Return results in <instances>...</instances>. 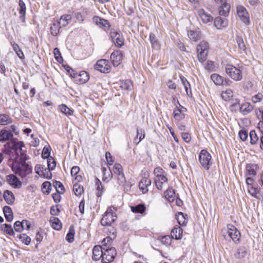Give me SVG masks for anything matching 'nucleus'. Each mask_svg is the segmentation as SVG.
I'll list each match as a JSON object with an SVG mask.
<instances>
[{
	"instance_id": "nucleus-1",
	"label": "nucleus",
	"mask_w": 263,
	"mask_h": 263,
	"mask_svg": "<svg viewBox=\"0 0 263 263\" xmlns=\"http://www.w3.org/2000/svg\"><path fill=\"white\" fill-rule=\"evenodd\" d=\"M11 169L16 175L22 178H25L32 173V166L26 162L15 161L12 164Z\"/></svg>"
},
{
	"instance_id": "nucleus-2",
	"label": "nucleus",
	"mask_w": 263,
	"mask_h": 263,
	"mask_svg": "<svg viewBox=\"0 0 263 263\" xmlns=\"http://www.w3.org/2000/svg\"><path fill=\"white\" fill-rule=\"evenodd\" d=\"M225 70L226 73L235 81H240L242 78L241 70L232 65H227L225 67Z\"/></svg>"
},
{
	"instance_id": "nucleus-3",
	"label": "nucleus",
	"mask_w": 263,
	"mask_h": 263,
	"mask_svg": "<svg viewBox=\"0 0 263 263\" xmlns=\"http://www.w3.org/2000/svg\"><path fill=\"white\" fill-rule=\"evenodd\" d=\"M103 255L101 260L102 263H110L112 262L117 255V251L114 247H103Z\"/></svg>"
},
{
	"instance_id": "nucleus-4",
	"label": "nucleus",
	"mask_w": 263,
	"mask_h": 263,
	"mask_svg": "<svg viewBox=\"0 0 263 263\" xmlns=\"http://www.w3.org/2000/svg\"><path fill=\"white\" fill-rule=\"evenodd\" d=\"M198 59L200 62L203 63L206 60L209 52V44L203 41L197 46Z\"/></svg>"
},
{
	"instance_id": "nucleus-5",
	"label": "nucleus",
	"mask_w": 263,
	"mask_h": 263,
	"mask_svg": "<svg viewBox=\"0 0 263 263\" xmlns=\"http://www.w3.org/2000/svg\"><path fill=\"white\" fill-rule=\"evenodd\" d=\"M212 156L205 149L200 151L199 155V161L202 166L206 170H209L212 165Z\"/></svg>"
},
{
	"instance_id": "nucleus-6",
	"label": "nucleus",
	"mask_w": 263,
	"mask_h": 263,
	"mask_svg": "<svg viewBox=\"0 0 263 263\" xmlns=\"http://www.w3.org/2000/svg\"><path fill=\"white\" fill-rule=\"evenodd\" d=\"M117 216L111 208H108L105 212L101 220L103 226H110L116 220Z\"/></svg>"
},
{
	"instance_id": "nucleus-7",
	"label": "nucleus",
	"mask_w": 263,
	"mask_h": 263,
	"mask_svg": "<svg viewBox=\"0 0 263 263\" xmlns=\"http://www.w3.org/2000/svg\"><path fill=\"white\" fill-rule=\"evenodd\" d=\"M227 234L235 243L238 242L241 237L240 231L231 224L227 226Z\"/></svg>"
},
{
	"instance_id": "nucleus-8",
	"label": "nucleus",
	"mask_w": 263,
	"mask_h": 263,
	"mask_svg": "<svg viewBox=\"0 0 263 263\" xmlns=\"http://www.w3.org/2000/svg\"><path fill=\"white\" fill-rule=\"evenodd\" d=\"M95 69L102 73H108L110 71L109 61L105 59H101L97 61Z\"/></svg>"
},
{
	"instance_id": "nucleus-9",
	"label": "nucleus",
	"mask_w": 263,
	"mask_h": 263,
	"mask_svg": "<svg viewBox=\"0 0 263 263\" xmlns=\"http://www.w3.org/2000/svg\"><path fill=\"white\" fill-rule=\"evenodd\" d=\"M110 37L116 46L121 47L124 45V39L119 31L111 30L110 32Z\"/></svg>"
},
{
	"instance_id": "nucleus-10",
	"label": "nucleus",
	"mask_w": 263,
	"mask_h": 263,
	"mask_svg": "<svg viewBox=\"0 0 263 263\" xmlns=\"http://www.w3.org/2000/svg\"><path fill=\"white\" fill-rule=\"evenodd\" d=\"M211 79L217 86H229L232 83L229 79H224L222 77L217 73L212 74L211 76Z\"/></svg>"
},
{
	"instance_id": "nucleus-11",
	"label": "nucleus",
	"mask_w": 263,
	"mask_h": 263,
	"mask_svg": "<svg viewBox=\"0 0 263 263\" xmlns=\"http://www.w3.org/2000/svg\"><path fill=\"white\" fill-rule=\"evenodd\" d=\"M185 110L186 108L181 105L178 100H177L176 107L173 110V116L175 120L178 122L183 120L185 117L183 111Z\"/></svg>"
},
{
	"instance_id": "nucleus-12",
	"label": "nucleus",
	"mask_w": 263,
	"mask_h": 263,
	"mask_svg": "<svg viewBox=\"0 0 263 263\" xmlns=\"http://www.w3.org/2000/svg\"><path fill=\"white\" fill-rule=\"evenodd\" d=\"M237 12L240 20L245 24H249L250 20L249 14L245 8L242 6H238L237 8Z\"/></svg>"
},
{
	"instance_id": "nucleus-13",
	"label": "nucleus",
	"mask_w": 263,
	"mask_h": 263,
	"mask_svg": "<svg viewBox=\"0 0 263 263\" xmlns=\"http://www.w3.org/2000/svg\"><path fill=\"white\" fill-rule=\"evenodd\" d=\"M6 180L8 183L15 189H18L22 186V182L13 174L7 175Z\"/></svg>"
},
{
	"instance_id": "nucleus-14",
	"label": "nucleus",
	"mask_w": 263,
	"mask_h": 263,
	"mask_svg": "<svg viewBox=\"0 0 263 263\" xmlns=\"http://www.w3.org/2000/svg\"><path fill=\"white\" fill-rule=\"evenodd\" d=\"M123 54L120 50L114 51L110 55V60L115 67L118 66L122 61Z\"/></svg>"
},
{
	"instance_id": "nucleus-15",
	"label": "nucleus",
	"mask_w": 263,
	"mask_h": 263,
	"mask_svg": "<svg viewBox=\"0 0 263 263\" xmlns=\"http://www.w3.org/2000/svg\"><path fill=\"white\" fill-rule=\"evenodd\" d=\"M92 21L99 27L102 28L104 30L108 29L110 25L109 22L104 18L98 16H94L92 17Z\"/></svg>"
},
{
	"instance_id": "nucleus-16",
	"label": "nucleus",
	"mask_w": 263,
	"mask_h": 263,
	"mask_svg": "<svg viewBox=\"0 0 263 263\" xmlns=\"http://www.w3.org/2000/svg\"><path fill=\"white\" fill-rule=\"evenodd\" d=\"M103 247L101 246H95L92 250V258L93 260L98 261L100 259L103 258Z\"/></svg>"
},
{
	"instance_id": "nucleus-17",
	"label": "nucleus",
	"mask_w": 263,
	"mask_h": 263,
	"mask_svg": "<svg viewBox=\"0 0 263 263\" xmlns=\"http://www.w3.org/2000/svg\"><path fill=\"white\" fill-rule=\"evenodd\" d=\"M198 13L199 16L200 17L202 22L204 24H206L209 22H211L213 20L212 16L210 13L206 12L203 9H200L198 11Z\"/></svg>"
},
{
	"instance_id": "nucleus-18",
	"label": "nucleus",
	"mask_w": 263,
	"mask_h": 263,
	"mask_svg": "<svg viewBox=\"0 0 263 263\" xmlns=\"http://www.w3.org/2000/svg\"><path fill=\"white\" fill-rule=\"evenodd\" d=\"M214 25L218 29L226 28L228 25V21L224 17H216L214 20Z\"/></svg>"
},
{
	"instance_id": "nucleus-19",
	"label": "nucleus",
	"mask_w": 263,
	"mask_h": 263,
	"mask_svg": "<svg viewBox=\"0 0 263 263\" xmlns=\"http://www.w3.org/2000/svg\"><path fill=\"white\" fill-rule=\"evenodd\" d=\"M74 79L80 84H84L88 81L89 75L86 71H81L79 73H76Z\"/></svg>"
},
{
	"instance_id": "nucleus-20",
	"label": "nucleus",
	"mask_w": 263,
	"mask_h": 263,
	"mask_svg": "<svg viewBox=\"0 0 263 263\" xmlns=\"http://www.w3.org/2000/svg\"><path fill=\"white\" fill-rule=\"evenodd\" d=\"M151 184V180L147 177H143L139 183V187L143 193L148 191L147 187Z\"/></svg>"
},
{
	"instance_id": "nucleus-21",
	"label": "nucleus",
	"mask_w": 263,
	"mask_h": 263,
	"mask_svg": "<svg viewBox=\"0 0 263 263\" xmlns=\"http://www.w3.org/2000/svg\"><path fill=\"white\" fill-rule=\"evenodd\" d=\"M16 241H21L22 243L28 246L31 242V238L25 233L15 235L14 237Z\"/></svg>"
},
{
	"instance_id": "nucleus-22",
	"label": "nucleus",
	"mask_w": 263,
	"mask_h": 263,
	"mask_svg": "<svg viewBox=\"0 0 263 263\" xmlns=\"http://www.w3.org/2000/svg\"><path fill=\"white\" fill-rule=\"evenodd\" d=\"M183 230L179 226H176L172 229L171 235L172 238L175 240L181 239L182 237Z\"/></svg>"
},
{
	"instance_id": "nucleus-23",
	"label": "nucleus",
	"mask_w": 263,
	"mask_h": 263,
	"mask_svg": "<svg viewBox=\"0 0 263 263\" xmlns=\"http://www.w3.org/2000/svg\"><path fill=\"white\" fill-rule=\"evenodd\" d=\"M179 77H180L181 82L182 85H183L184 88L185 90L187 96L189 97H192V93L190 83L184 76L180 75Z\"/></svg>"
},
{
	"instance_id": "nucleus-24",
	"label": "nucleus",
	"mask_w": 263,
	"mask_h": 263,
	"mask_svg": "<svg viewBox=\"0 0 263 263\" xmlns=\"http://www.w3.org/2000/svg\"><path fill=\"white\" fill-rule=\"evenodd\" d=\"M3 197L6 203L8 204H12L14 202V195L9 190H5L4 191Z\"/></svg>"
},
{
	"instance_id": "nucleus-25",
	"label": "nucleus",
	"mask_w": 263,
	"mask_h": 263,
	"mask_svg": "<svg viewBox=\"0 0 263 263\" xmlns=\"http://www.w3.org/2000/svg\"><path fill=\"white\" fill-rule=\"evenodd\" d=\"M13 136V133L9 130L3 129L0 130V142H3L9 140Z\"/></svg>"
},
{
	"instance_id": "nucleus-26",
	"label": "nucleus",
	"mask_w": 263,
	"mask_h": 263,
	"mask_svg": "<svg viewBox=\"0 0 263 263\" xmlns=\"http://www.w3.org/2000/svg\"><path fill=\"white\" fill-rule=\"evenodd\" d=\"M239 108L240 112L243 115H246L249 114L253 109V106L248 102L243 103L239 106Z\"/></svg>"
},
{
	"instance_id": "nucleus-27",
	"label": "nucleus",
	"mask_w": 263,
	"mask_h": 263,
	"mask_svg": "<svg viewBox=\"0 0 263 263\" xmlns=\"http://www.w3.org/2000/svg\"><path fill=\"white\" fill-rule=\"evenodd\" d=\"M231 6L226 3H223L221 6L219 7L218 11L219 14L221 16H228L230 12Z\"/></svg>"
},
{
	"instance_id": "nucleus-28",
	"label": "nucleus",
	"mask_w": 263,
	"mask_h": 263,
	"mask_svg": "<svg viewBox=\"0 0 263 263\" xmlns=\"http://www.w3.org/2000/svg\"><path fill=\"white\" fill-rule=\"evenodd\" d=\"M3 212L6 220L8 222H11L13 219V215L11 208L7 205L3 208Z\"/></svg>"
},
{
	"instance_id": "nucleus-29",
	"label": "nucleus",
	"mask_w": 263,
	"mask_h": 263,
	"mask_svg": "<svg viewBox=\"0 0 263 263\" xmlns=\"http://www.w3.org/2000/svg\"><path fill=\"white\" fill-rule=\"evenodd\" d=\"M149 37L153 49L156 50L159 49L160 48V44L156 35L154 33H151Z\"/></svg>"
},
{
	"instance_id": "nucleus-30",
	"label": "nucleus",
	"mask_w": 263,
	"mask_h": 263,
	"mask_svg": "<svg viewBox=\"0 0 263 263\" xmlns=\"http://www.w3.org/2000/svg\"><path fill=\"white\" fill-rule=\"evenodd\" d=\"M164 196L170 202H173L175 198V192L172 187H169L166 191L164 192Z\"/></svg>"
},
{
	"instance_id": "nucleus-31",
	"label": "nucleus",
	"mask_w": 263,
	"mask_h": 263,
	"mask_svg": "<svg viewBox=\"0 0 263 263\" xmlns=\"http://www.w3.org/2000/svg\"><path fill=\"white\" fill-rule=\"evenodd\" d=\"M112 230V236H108V237L105 238L102 241V246L108 247V245H109L110 243L112 241L113 239H114L116 237L117 232L116 230L114 229V228H111Z\"/></svg>"
},
{
	"instance_id": "nucleus-32",
	"label": "nucleus",
	"mask_w": 263,
	"mask_h": 263,
	"mask_svg": "<svg viewBox=\"0 0 263 263\" xmlns=\"http://www.w3.org/2000/svg\"><path fill=\"white\" fill-rule=\"evenodd\" d=\"M96 187V195L97 197H101L104 192V186L101 181L97 178L95 179Z\"/></svg>"
},
{
	"instance_id": "nucleus-33",
	"label": "nucleus",
	"mask_w": 263,
	"mask_h": 263,
	"mask_svg": "<svg viewBox=\"0 0 263 263\" xmlns=\"http://www.w3.org/2000/svg\"><path fill=\"white\" fill-rule=\"evenodd\" d=\"M50 222L53 229L59 231L62 229V223L58 218L53 217L50 219Z\"/></svg>"
},
{
	"instance_id": "nucleus-34",
	"label": "nucleus",
	"mask_w": 263,
	"mask_h": 263,
	"mask_svg": "<svg viewBox=\"0 0 263 263\" xmlns=\"http://www.w3.org/2000/svg\"><path fill=\"white\" fill-rule=\"evenodd\" d=\"M60 23H59V21H54L52 26L50 27V31L51 33L53 36H57L59 32L60 29L61 28L60 27Z\"/></svg>"
},
{
	"instance_id": "nucleus-35",
	"label": "nucleus",
	"mask_w": 263,
	"mask_h": 263,
	"mask_svg": "<svg viewBox=\"0 0 263 263\" xmlns=\"http://www.w3.org/2000/svg\"><path fill=\"white\" fill-rule=\"evenodd\" d=\"M257 168V165L255 164H247L246 165V171L248 175H256V171Z\"/></svg>"
},
{
	"instance_id": "nucleus-36",
	"label": "nucleus",
	"mask_w": 263,
	"mask_h": 263,
	"mask_svg": "<svg viewBox=\"0 0 263 263\" xmlns=\"http://www.w3.org/2000/svg\"><path fill=\"white\" fill-rule=\"evenodd\" d=\"M2 230L6 234H8L11 236H13V237H14V236L16 235L12 227L11 226V225L9 224H4L3 225Z\"/></svg>"
},
{
	"instance_id": "nucleus-37",
	"label": "nucleus",
	"mask_w": 263,
	"mask_h": 263,
	"mask_svg": "<svg viewBox=\"0 0 263 263\" xmlns=\"http://www.w3.org/2000/svg\"><path fill=\"white\" fill-rule=\"evenodd\" d=\"M60 111L64 114L66 116H71L73 114L74 110L69 108L64 104H61L59 106Z\"/></svg>"
},
{
	"instance_id": "nucleus-38",
	"label": "nucleus",
	"mask_w": 263,
	"mask_h": 263,
	"mask_svg": "<svg viewBox=\"0 0 263 263\" xmlns=\"http://www.w3.org/2000/svg\"><path fill=\"white\" fill-rule=\"evenodd\" d=\"M188 37L192 41L197 42L200 38V32L198 31L190 30L187 33Z\"/></svg>"
},
{
	"instance_id": "nucleus-39",
	"label": "nucleus",
	"mask_w": 263,
	"mask_h": 263,
	"mask_svg": "<svg viewBox=\"0 0 263 263\" xmlns=\"http://www.w3.org/2000/svg\"><path fill=\"white\" fill-rule=\"evenodd\" d=\"M11 45L12 46L13 49L15 52L16 54L19 57V58L23 59L24 58V55L18 44L14 42H11Z\"/></svg>"
},
{
	"instance_id": "nucleus-40",
	"label": "nucleus",
	"mask_w": 263,
	"mask_h": 263,
	"mask_svg": "<svg viewBox=\"0 0 263 263\" xmlns=\"http://www.w3.org/2000/svg\"><path fill=\"white\" fill-rule=\"evenodd\" d=\"M82 12L83 13L80 12H75L74 13V17L76 18L77 20L80 23H82L84 21L85 18V14H87L88 9H83L82 10Z\"/></svg>"
},
{
	"instance_id": "nucleus-41",
	"label": "nucleus",
	"mask_w": 263,
	"mask_h": 263,
	"mask_svg": "<svg viewBox=\"0 0 263 263\" xmlns=\"http://www.w3.org/2000/svg\"><path fill=\"white\" fill-rule=\"evenodd\" d=\"M145 206L143 204H139L135 206H131V210L133 213L142 214L145 211Z\"/></svg>"
},
{
	"instance_id": "nucleus-42",
	"label": "nucleus",
	"mask_w": 263,
	"mask_h": 263,
	"mask_svg": "<svg viewBox=\"0 0 263 263\" xmlns=\"http://www.w3.org/2000/svg\"><path fill=\"white\" fill-rule=\"evenodd\" d=\"M186 215L182 212H179L177 217V220L180 226H185L187 223V220L186 218Z\"/></svg>"
},
{
	"instance_id": "nucleus-43",
	"label": "nucleus",
	"mask_w": 263,
	"mask_h": 263,
	"mask_svg": "<svg viewBox=\"0 0 263 263\" xmlns=\"http://www.w3.org/2000/svg\"><path fill=\"white\" fill-rule=\"evenodd\" d=\"M12 122V119L8 115H0V125H6Z\"/></svg>"
},
{
	"instance_id": "nucleus-44",
	"label": "nucleus",
	"mask_w": 263,
	"mask_h": 263,
	"mask_svg": "<svg viewBox=\"0 0 263 263\" xmlns=\"http://www.w3.org/2000/svg\"><path fill=\"white\" fill-rule=\"evenodd\" d=\"M221 96L222 99L227 101L230 100L231 98H232L233 96V92L231 89H229L224 92H222Z\"/></svg>"
},
{
	"instance_id": "nucleus-45",
	"label": "nucleus",
	"mask_w": 263,
	"mask_h": 263,
	"mask_svg": "<svg viewBox=\"0 0 263 263\" xmlns=\"http://www.w3.org/2000/svg\"><path fill=\"white\" fill-rule=\"evenodd\" d=\"M72 17L69 14L63 15L60 18V24L65 27L68 25L69 22L71 20Z\"/></svg>"
},
{
	"instance_id": "nucleus-46",
	"label": "nucleus",
	"mask_w": 263,
	"mask_h": 263,
	"mask_svg": "<svg viewBox=\"0 0 263 263\" xmlns=\"http://www.w3.org/2000/svg\"><path fill=\"white\" fill-rule=\"evenodd\" d=\"M250 143L252 145H254L257 143L258 141V137L255 131L254 130H252L250 132Z\"/></svg>"
},
{
	"instance_id": "nucleus-47",
	"label": "nucleus",
	"mask_w": 263,
	"mask_h": 263,
	"mask_svg": "<svg viewBox=\"0 0 263 263\" xmlns=\"http://www.w3.org/2000/svg\"><path fill=\"white\" fill-rule=\"evenodd\" d=\"M248 191L253 197L256 198L257 195L260 192V189L257 186L252 185L251 187H248Z\"/></svg>"
},
{
	"instance_id": "nucleus-48",
	"label": "nucleus",
	"mask_w": 263,
	"mask_h": 263,
	"mask_svg": "<svg viewBox=\"0 0 263 263\" xmlns=\"http://www.w3.org/2000/svg\"><path fill=\"white\" fill-rule=\"evenodd\" d=\"M51 187V184L49 181H45L42 184L43 192L47 194H49L50 193Z\"/></svg>"
},
{
	"instance_id": "nucleus-49",
	"label": "nucleus",
	"mask_w": 263,
	"mask_h": 263,
	"mask_svg": "<svg viewBox=\"0 0 263 263\" xmlns=\"http://www.w3.org/2000/svg\"><path fill=\"white\" fill-rule=\"evenodd\" d=\"M114 173L116 176L120 175L124 173L122 166L119 163H115L113 167Z\"/></svg>"
},
{
	"instance_id": "nucleus-50",
	"label": "nucleus",
	"mask_w": 263,
	"mask_h": 263,
	"mask_svg": "<svg viewBox=\"0 0 263 263\" xmlns=\"http://www.w3.org/2000/svg\"><path fill=\"white\" fill-rule=\"evenodd\" d=\"M14 229L16 232L21 233L25 230V227L23 224L22 221H16L14 223Z\"/></svg>"
},
{
	"instance_id": "nucleus-51",
	"label": "nucleus",
	"mask_w": 263,
	"mask_h": 263,
	"mask_svg": "<svg viewBox=\"0 0 263 263\" xmlns=\"http://www.w3.org/2000/svg\"><path fill=\"white\" fill-rule=\"evenodd\" d=\"M247 254L246 249L243 247H240L237 250L235 256L237 258H242L244 257Z\"/></svg>"
},
{
	"instance_id": "nucleus-52",
	"label": "nucleus",
	"mask_w": 263,
	"mask_h": 263,
	"mask_svg": "<svg viewBox=\"0 0 263 263\" xmlns=\"http://www.w3.org/2000/svg\"><path fill=\"white\" fill-rule=\"evenodd\" d=\"M106 171V169L105 168H103V176L102 179L104 181L108 182L109 181V180L112 177V173L111 170H109V172H108V175H107Z\"/></svg>"
},
{
	"instance_id": "nucleus-53",
	"label": "nucleus",
	"mask_w": 263,
	"mask_h": 263,
	"mask_svg": "<svg viewBox=\"0 0 263 263\" xmlns=\"http://www.w3.org/2000/svg\"><path fill=\"white\" fill-rule=\"evenodd\" d=\"M73 190L75 195L79 196L83 192V187L78 183L74 184Z\"/></svg>"
},
{
	"instance_id": "nucleus-54",
	"label": "nucleus",
	"mask_w": 263,
	"mask_h": 263,
	"mask_svg": "<svg viewBox=\"0 0 263 263\" xmlns=\"http://www.w3.org/2000/svg\"><path fill=\"white\" fill-rule=\"evenodd\" d=\"M236 42L237 43L239 48L240 50H241L243 51H245L246 50V46L244 43L243 39L241 36H237Z\"/></svg>"
},
{
	"instance_id": "nucleus-55",
	"label": "nucleus",
	"mask_w": 263,
	"mask_h": 263,
	"mask_svg": "<svg viewBox=\"0 0 263 263\" xmlns=\"http://www.w3.org/2000/svg\"><path fill=\"white\" fill-rule=\"evenodd\" d=\"M121 87L122 89L124 90H130L132 89L133 86L132 82L129 80L122 81L121 84Z\"/></svg>"
},
{
	"instance_id": "nucleus-56",
	"label": "nucleus",
	"mask_w": 263,
	"mask_h": 263,
	"mask_svg": "<svg viewBox=\"0 0 263 263\" xmlns=\"http://www.w3.org/2000/svg\"><path fill=\"white\" fill-rule=\"evenodd\" d=\"M52 170H50L48 168H45L44 170V172L41 173L40 177L46 178L48 179H50L52 178V173L51 172Z\"/></svg>"
},
{
	"instance_id": "nucleus-57",
	"label": "nucleus",
	"mask_w": 263,
	"mask_h": 263,
	"mask_svg": "<svg viewBox=\"0 0 263 263\" xmlns=\"http://www.w3.org/2000/svg\"><path fill=\"white\" fill-rule=\"evenodd\" d=\"M74 230L73 227H70L69 231L66 236V239L69 242H72L74 240Z\"/></svg>"
},
{
	"instance_id": "nucleus-58",
	"label": "nucleus",
	"mask_w": 263,
	"mask_h": 263,
	"mask_svg": "<svg viewBox=\"0 0 263 263\" xmlns=\"http://www.w3.org/2000/svg\"><path fill=\"white\" fill-rule=\"evenodd\" d=\"M145 137V132L142 128H138L137 129V138H139V140L136 142V145H138L139 142L143 140Z\"/></svg>"
},
{
	"instance_id": "nucleus-59",
	"label": "nucleus",
	"mask_w": 263,
	"mask_h": 263,
	"mask_svg": "<svg viewBox=\"0 0 263 263\" xmlns=\"http://www.w3.org/2000/svg\"><path fill=\"white\" fill-rule=\"evenodd\" d=\"M215 68V63L212 61H208L204 64V68L209 72L214 71Z\"/></svg>"
},
{
	"instance_id": "nucleus-60",
	"label": "nucleus",
	"mask_w": 263,
	"mask_h": 263,
	"mask_svg": "<svg viewBox=\"0 0 263 263\" xmlns=\"http://www.w3.org/2000/svg\"><path fill=\"white\" fill-rule=\"evenodd\" d=\"M53 53L55 60L59 63H61L63 61V58L61 56L60 50L58 48H55L53 50Z\"/></svg>"
},
{
	"instance_id": "nucleus-61",
	"label": "nucleus",
	"mask_w": 263,
	"mask_h": 263,
	"mask_svg": "<svg viewBox=\"0 0 263 263\" xmlns=\"http://www.w3.org/2000/svg\"><path fill=\"white\" fill-rule=\"evenodd\" d=\"M19 14L26 13V7L25 3L23 0H19L18 8H17Z\"/></svg>"
},
{
	"instance_id": "nucleus-62",
	"label": "nucleus",
	"mask_w": 263,
	"mask_h": 263,
	"mask_svg": "<svg viewBox=\"0 0 263 263\" xmlns=\"http://www.w3.org/2000/svg\"><path fill=\"white\" fill-rule=\"evenodd\" d=\"M118 183L120 185L124 186L126 182V180L124 174H120L116 177Z\"/></svg>"
},
{
	"instance_id": "nucleus-63",
	"label": "nucleus",
	"mask_w": 263,
	"mask_h": 263,
	"mask_svg": "<svg viewBox=\"0 0 263 263\" xmlns=\"http://www.w3.org/2000/svg\"><path fill=\"white\" fill-rule=\"evenodd\" d=\"M47 166L50 170H53L56 166V163L54 159L52 157L48 158Z\"/></svg>"
},
{
	"instance_id": "nucleus-64",
	"label": "nucleus",
	"mask_w": 263,
	"mask_h": 263,
	"mask_svg": "<svg viewBox=\"0 0 263 263\" xmlns=\"http://www.w3.org/2000/svg\"><path fill=\"white\" fill-rule=\"evenodd\" d=\"M50 155V148L47 147H44L42 151V157L43 159H47Z\"/></svg>"
}]
</instances>
